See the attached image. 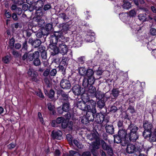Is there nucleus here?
I'll return each instance as SVG.
<instances>
[{
	"label": "nucleus",
	"mask_w": 156,
	"mask_h": 156,
	"mask_svg": "<svg viewBox=\"0 0 156 156\" xmlns=\"http://www.w3.org/2000/svg\"><path fill=\"white\" fill-rule=\"evenodd\" d=\"M138 128L136 125L131 122L129 125L127 130V139H128V144L130 141L135 142L138 138V135L137 131L138 129Z\"/></svg>",
	"instance_id": "1"
},
{
	"label": "nucleus",
	"mask_w": 156,
	"mask_h": 156,
	"mask_svg": "<svg viewBox=\"0 0 156 156\" xmlns=\"http://www.w3.org/2000/svg\"><path fill=\"white\" fill-rule=\"evenodd\" d=\"M143 126L144 129L143 135L144 138L150 136L153 129V126L151 123L147 121H145L143 123Z\"/></svg>",
	"instance_id": "2"
},
{
	"label": "nucleus",
	"mask_w": 156,
	"mask_h": 156,
	"mask_svg": "<svg viewBox=\"0 0 156 156\" xmlns=\"http://www.w3.org/2000/svg\"><path fill=\"white\" fill-rule=\"evenodd\" d=\"M81 98L82 101L88 104H91L92 107H93V112H95V107L96 106V102L95 101L92 99L90 100L89 96L86 93H84L82 94L81 95Z\"/></svg>",
	"instance_id": "3"
},
{
	"label": "nucleus",
	"mask_w": 156,
	"mask_h": 156,
	"mask_svg": "<svg viewBox=\"0 0 156 156\" xmlns=\"http://www.w3.org/2000/svg\"><path fill=\"white\" fill-rule=\"evenodd\" d=\"M128 131L127 129L126 130L123 128L119 129L118 131V134L122 139V144L123 146H125L128 144V139L127 137Z\"/></svg>",
	"instance_id": "4"
},
{
	"label": "nucleus",
	"mask_w": 156,
	"mask_h": 156,
	"mask_svg": "<svg viewBox=\"0 0 156 156\" xmlns=\"http://www.w3.org/2000/svg\"><path fill=\"white\" fill-rule=\"evenodd\" d=\"M107 133L112 135L114 133V128L112 123L107 119H105L104 121V125Z\"/></svg>",
	"instance_id": "5"
},
{
	"label": "nucleus",
	"mask_w": 156,
	"mask_h": 156,
	"mask_svg": "<svg viewBox=\"0 0 156 156\" xmlns=\"http://www.w3.org/2000/svg\"><path fill=\"white\" fill-rule=\"evenodd\" d=\"M39 57V52L38 51H34L33 54L28 52L24 54L23 57V59L24 60L27 59L29 61H32L35 58Z\"/></svg>",
	"instance_id": "6"
},
{
	"label": "nucleus",
	"mask_w": 156,
	"mask_h": 156,
	"mask_svg": "<svg viewBox=\"0 0 156 156\" xmlns=\"http://www.w3.org/2000/svg\"><path fill=\"white\" fill-rule=\"evenodd\" d=\"M77 107L80 109L84 111H90L91 106L90 105L82 101H78L77 104Z\"/></svg>",
	"instance_id": "7"
},
{
	"label": "nucleus",
	"mask_w": 156,
	"mask_h": 156,
	"mask_svg": "<svg viewBox=\"0 0 156 156\" xmlns=\"http://www.w3.org/2000/svg\"><path fill=\"white\" fill-rule=\"evenodd\" d=\"M95 112H93V107L91 108V109L90 111H87V112L85 120H87V121L89 122L90 121H93L94 119V114L96 112V107H95Z\"/></svg>",
	"instance_id": "8"
},
{
	"label": "nucleus",
	"mask_w": 156,
	"mask_h": 156,
	"mask_svg": "<svg viewBox=\"0 0 156 156\" xmlns=\"http://www.w3.org/2000/svg\"><path fill=\"white\" fill-rule=\"evenodd\" d=\"M61 32H55V33L51 35L50 37V42L51 44H54L55 46L58 42V38L60 37Z\"/></svg>",
	"instance_id": "9"
},
{
	"label": "nucleus",
	"mask_w": 156,
	"mask_h": 156,
	"mask_svg": "<svg viewBox=\"0 0 156 156\" xmlns=\"http://www.w3.org/2000/svg\"><path fill=\"white\" fill-rule=\"evenodd\" d=\"M58 43L59 44L58 49L59 52L62 55H64L66 54L68 51L67 46L61 41H58Z\"/></svg>",
	"instance_id": "10"
},
{
	"label": "nucleus",
	"mask_w": 156,
	"mask_h": 156,
	"mask_svg": "<svg viewBox=\"0 0 156 156\" xmlns=\"http://www.w3.org/2000/svg\"><path fill=\"white\" fill-rule=\"evenodd\" d=\"M61 87L64 89H69L71 87V84L69 81L66 79H63L60 82Z\"/></svg>",
	"instance_id": "11"
},
{
	"label": "nucleus",
	"mask_w": 156,
	"mask_h": 156,
	"mask_svg": "<svg viewBox=\"0 0 156 156\" xmlns=\"http://www.w3.org/2000/svg\"><path fill=\"white\" fill-rule=\"evenodd\" d=\"M73 93L75 95H79L83 92V88L78 84L74 85L72 88Z\"/></svg>",
	"instance_id": "12"
},
{
	"label": "nucleus",
	"mask_w": 156,
	"mask_h": 156,
	"mask_svg": "<svg viewBox=\"0 0 156 156\" xmlns=\"http://www.w3.org/2000/svg\"><path fill=\"white\" fill-rule=\"evenodd\" d=\"M95 121L98 124H102V126L104 124L105 119L104 115L101 113H98L96 114V117L95 118Z\"/></svg>",
	"instance_id": "13"
},
{
	"label": "nucleus",
	"mask_w": 156,
	"mask_h": 156,
	"mask_svg": "<svg viewBox=\"0 0 156 156\" xmlns=\"http://www.w3.org/2000/svg\"><path fill=\"white\" fill-rule=\"evenodd\" d=\"M86 90L87 91L88 94L92 97H94L96 91L95 87L92 85L89 86L86 89Z\"/></svg>",
	"instance_id": "14"
},
{
	"label": "nucleus",
	"mask_w": 156,
	"mask_h": 156,
	"mask_svg": "<svg viewBox=\"0 0 156 156\" xmlns=\"http://www.w3.org/2000/svg\"><path fill=\"white\" fill-rule=\"evenodd\" d=\"M136 148L135 146L133 144H128L126 148V152L129 154L133 153L136 150Z\"/></svg>",
	"instance_id": "15"
},
{
	"label": "nucleus",
	"mask_w": 156,
	"mask_h": 156,
	"mask_svg": "<svg viewBox=\"0 0 156 156\" xmlns=\"http://www.w3.org/2000/svg\"><path fill=\"white\" fill-rule=\"evenodd\" d=\"M62 133L60 130H58L54 132L53 131L52 133V135L53 138L58 140H61L62 138Z\"/></svg>",
	"instance_id": "16"
},
{
	"label": "nucleus",
	"mask_w": 156,
	"mask_h": 156,
	"mask_svg": "<svg viewBox=\"0 0 156 156\" xmlns=\"http://www.w3.org/2000/svg\"><path fill=\"white\" fill-rule=\"evenodd\" d=\"M40 52L41 53L42 59L46 60L47 58V54L45 51V48L44 46L40 45Z\"/></svg>",
	"instance_id": "17"
},
{
	"label": "nucleus",
	"mask_w": 156,
	"mask_h": 156,
	"mask_svg": "<svg viewBox=\"0 0 156 156\" xmlns=\"http://www.w3.org/2000/svg\"><path fill=\"white\" fill-rule=\"evenodd\" d=\"M28 75L31 77L32 80L34 81H36V78L37 74L36 72L32 69H29L28 71Z\"/></svg>",
	"instance_id": "18"
},
{
	"label": "nucleus",
	"mask_w": 156,
	"mask_h": 156,
	"mask_svg": "<svg viewBox=\"0 0 156 156\" xmlns=\"http://www.w3.org/2000/svg\"><path fill=\"white\" fill-rule=\"evenodd\" d=\"M100 143L99 140L96 141H93L92 142V147L93 149L91 150L92 153L94 152L96 149H98L99 147Z\"/></svg>",
	"instance_id": "19"
},
{
	"label": "nucleus",
	"mask_w": 156,
	"mask_h": 156,
	"mask_svg": "<svg viewBox=\"0 0 156 156\" xmlns=\"http://www.w3.org/2000/svg\"><path fill=\"white\" fill-rule=\"evenodd\" d=\"M58 93L61 95V99L62 101H67L68 100L69 97V95L65 92L62 90H60L58 91Z\"/></svg>",
	"instance_id": "20"
},
{
	"label": "nucleus",
	"mask_w": 156,
	"mask_h": 156,
	"mask_svg": "<svg viewBox=\"0 0 156 156\" xmlns=\"http://www.w3.org/2000/svg\"><path fill=\"white\" fill-rule=\"evenodd\" d=\"M105 96L104 93L98 90H96L93 97H96L98 99H102Z\"/></svg>",
	"instance_id": "21"
},
{
	"label": "nucleus",
	"mask_w": 156,
	"mask_h": 156,
	"mask_svg": "<svg viewBox=\"0 0 156 156\" xmlns=\"http://www.w3.org/2000/svg\"><path fill=\"white\" fill-rule=\"evenodd\" d=\"M52 28V25L50 23L47 24L45 26V29L44 28L41 29V33L42 35H45V33H44V31L46 30L47 31H48L51 30Z\"/></svg>",
	"instance_id": "22"
},
{
	"label": "nucleus",
	"mask_w": 156,
	"mask_h": 156,
	"mask_svg": "<svg viewBox=\"0 0 156 156\" xmlns=\"http://www.w3.org/2000/svg\"><path fill=\"white\" fill-rule=\"evenodd\" d=\"M28 43L31 44L34 48L38 47L39 46L38 39L34 41L32 38H30L29 40Z\"/></svg>",
	"instance_id": "23"
},
{
	"label": "nucleus",
	"mask_w": 156,
	"mask_h": 156,
	"mask_svg": "<svg viewBox=\"0 0 156 156\" xmlns=\"http://www.w3.org/2000/svg\"><path fill=\"white\" fill-rule=\"evenodd\" d=\"M114 141L115 143L117 144L121 143V145L123 146L122 144V139L118 135H115L114 136Z\"/></svg>",
	"instance_id": "24"
},
{
	"label": "nucleus",
	"mask_w": 156,
	"mask_h": 156,
	"mask_svg": "<svg viewBox=\"0 0 156 156\" xmlns=\"http://www.w3.org/2000/svg\"><path fill=\"white\" fill-rule=\"evenodd\" d=\"M126 0H123V4L122 6V8L124 9H128L131 7V4L130 2L126 1Z\"/></svg>",
	"instance_id": "25"
},
{
	"label": "nucleus",
	"mask_w": 156,
	"mask_h": 156,
	"mask_svg": "<svg viewBox=\"0 0 156 156\" xmlns=\"http://www.w3.org/2000/svg\"><path fill=\"white\" fill-rule=\"evenodd\" d=\"M69 25L68 23H63L62 30V32L66 34L67 33V31L69 30Z\"/></svg>",
	"instance_id": "26"
},
{
	"label": "nucleus",
	"mask_w": 156,
	"mask_h": 156,
	"mask_svg": "<svg viewBox=\"0 0 156 156\" xmlns=\"http://www.w3.org/2000/svg\"><path fill=\"white\" fill-rule=\"evenodd\" d=\"M89 140L91 141H95L99 140L98 136L95 133H91L90 134L89 137L88 136Z\"/></svg>",
	"instance_id": "27"
},
{
	"label": "nucleus",
	"mask_w": 156,
	"mask_h": 156,
	"mask_svg": "<svg viewBox=\"0 0 156 156\" xmlns=\"http://www.w3.org/2000/svg\"><path fill=\"white\" fill-rule=\"evenodd\" d=\"M146 14L145 13L140 14L138 15V17L139 20L142 22L148 20L147 18H146Z\"/></svg>",
	"instance_id": "28"
},
{
	"label": "nucleus",
	"mask_w": 156,
	"mask_h": 156,
	"mask_svg": "<svg viewBox=\"0 0 156 156\" xmlns=\"http://www.w3.org/2000/svg\"><path fill=\"white\" fill-rule=\"evenodd\" d=\"M69 108L70 105L69 102H67L63 104L62 106V109L64 112H68L69 110Z\"/></svg>",
	"instance_id": "29"
},
{
	"label": "nucleus",
	"mask_w": 156,
	"mask_h": 156,
	"mask_svg": "<svg viewBox=\"0 0 156 156\" xmlns=\"http://www.w3.org/2000/svg\"><path fill=\"white\" fill-rule=\"evenodd\" d=\"M97 107L101 109L103 108L105 105V102L104 100H100L97 102Z\"/></svg>",
	"instance_id": "30"
},
{
	"label": "nucleus",
	"mask_w": 156,
	"mask_h": 156,
	"mask_svg": "<svg viewBox=\"0 0 156 156\" xmlns=\"http://www.w3.org/2000/svg\"><path fill=\"white\" fill-rule=\"evenodd\" d=\"M101 143L102 148L105 150L106 151L111 147L110 145L108 144L103 140H101Z\"/></svg>",
	"instance_id": "31"
},
{
	"label": "nucleus",
	"mask_w": 156,
	"mask_h": 156,
	"mask_svg": "<svg viewBox=\"0 0 156 156\" xmlns=\"http://www.w3.org/2000/svg\"><path fill=\"white\" fill-rule=\"evenodd\" d=\"M95 40V37L94 35H88L87 36L85 41L87 42H93Z\"/></svg>",
	"instance_id": "32"
},
{
	"label": "nucleus",
	"mask_w": 156,
	"mask_h": 156,
	"mask_svg": "<svg viewBox=\"0 0 156 156\" xmlns=\"http://www.w3.org/2000/svg\"><path fill=\"white\" fill-rule=\"evenodd\" d=\"M87 69L84 67H81L79 69V73L82 75L85 76L86 75Z\"/></svg>",
	"instance_id": "33"
},
{
	"label": "nucleus",
	"mask_w": 156,
	"mask_h": 156,
	"mask_svg": "<svg viewBox=\"0 0 156 156\" xmlns=\"http://www.w3.org/2000/svg\"><path fill=\"white\" fill-rule=\"evenodd\" d=\"M82 85L86 89L89 87V83L87 78L85 77L84 78L83 80Z\"/></svg>",
	"instance_id": "34"
},
{
	"label": "nucleus",
	"mask_w": 156,
	"mask_h": 156,
	"mask_svg": "<svg viewBox=\"0 0 156 156\" xmlns=\"http://www.w3.org/2000/svg\"><path fill=\"white\" fill-rule=\"evenodd\" d=\"M52 48H50L53 50L52 55H55L58 54L59 52L58 48L57 47L55 46V45H53V46H52Z\"/></svg>",
	"instance_id": "35"
},
{
	"label": "nucleus",
	"mask_w": 156,
	"mask_h": 156,
	"mask_svg": "<svg viewBox=\"0 0 156 156\" xmlns=\"http://www.w3.org/2000/svg\"><path fill=\"white\" fill-rule=\"evenodd\" d=\"M47 105L48 109L52 111V114L54 115L55 113V111L54 110V106L50 103H48Z\"/></svg>",
	"instance_id": "36"
},
{
	"label": "nucleus",
	"mask_w": 156,
	"mask_h": 156,
	"mask_svg": "<svg viewBox=\"0 0 156 156\" xmlns=\"http://www.w3.org/2000/svg\"><path fill=\"white\" fill-rule=\"evenodd\" d=\"M148 138H149V140L151 142H154L156 141V136L154 134L153 135H151V133L150 136H148L145 138L147 139Z\"/></svg>",
	"instance_id": "37"
},
{
	"label": "nucleus",
	"mask_w": 156,
	"mask_h": 156,
	"mask_svg": "<svg viewBox=\"0 0 156 156\" xmlns=\"http://www.w3.org/2000/svg\"><path fill=\"white\" fill-rule=\"evenodd\" d=\"M119 93V90L118 89H113L112 90V94L115 98L118 97Z\"/></svg>",
	"instance_id": "38"
},
{
	"label": "nucleus",
	"mask_w": 156,
	"mask_h": 156,
	"mask_svg": "<svg viewBox=\"0 0 156 156\" xmlns=\"http://www.w3.org/2000/svg\"><path fill=\"white\" fill-rule=\"evenodd\" d=\"M86 73V75L85 76L88 77L93 76L94 73L93 71L91 69H87Z\"/></svg>",
	"instance_id": "39"
},
{
	"label": "nucleus",
	"mask_w": 156,
	"mask_h": 156,
	"mask_svg": "<svg viewBox=\"0 0 156 156\" xmlns=\"http://www.w3.org/2000/svg\"><path fill=\"white\" fill-rule=\"evenodd\" d=\"M134 105H130L128 108V110L132 114H133L135 112V110L134 108Z\"/></svg>",
	"instance_id": "40"
},
{
	"label": "nucleus",
	"mask_w": 156,
	"mask_h": 156,
	"mask_svg": "<svg viewBox=\"0 0 156 156\" xmlns=\"http://www.w3.org/2000/svg\"><path fill=\"white\" fill-rule=\"evenodd\" d=\"M69 153L71 156H81L78 152L74 151H69Z\"/></svg>",
	"instance_id": "41"
},
{
	"label": "nucleus",
	"mask_w": 156,
	"mask_h": 156,
	"mask_svg": "<svg viewBox=\"0 0 156 156\" xmlns=\"http://www.w3.org/2000/svg\"><path fill=\"white\" fill-rule=\"evenodd\" d=\"M67 57L63 56L61 63L64 66H66L67 64Z\"/></svg>",
	"instance_id": "42"
},
{
	"label": "nucleus",
	"mask_w": 156,
	"mask_h": 156,
	"mask_svg": "<svg viewBox=\"0 0 156 156\" xmlns=\"http://www.w3.org/2000/svg\"><path fill=\"white\" fill-rule=\"evenodd\" d=\"M55 92L54 90L51 89L49 91L48 94V97L50 99H53L54 98Z\"/></svg>",
	"instance_id": "43"
},
{
	"label": "nucleus",
	"mask_w": 156,
	"mask_h": 156,
	"mask_svg": "<svg viewBox=\"0 0 156 156\" xmlns=\"http://www.w3.org/2000/svg\"><path fill=\"white\" fill-rule=\"evenodd\" d=\"M88 80L89 83V86L92 85L95 82V79L93 76L89 77Z\"/></svg>",
	"instance_id": "44"
},
{
	"label": "nucleus",
	"mask_w": 156,
	"mask_h": 156,
	"mask_svg": "<svg viewBox=\"0 0 156 156\" xmlns=\"http://www.w3.org/2000/svg\"><path fill=\"white\" fill-rule=\"evenodd\" d=\"M73 143L75 145L79 148L81 149L83 148V146L82 144H80L79 142L76 140H73Z\"/></svg>",
	"instance_id": "45"
},
{
	"label": "nucleus",
	"mask_w": 156,
	"mask_h": 156,
	"mask_svg": "<svg viewBox=\"0 0 156 156\" xmlns=\"http://www.w3.org/2000/svg\"><path fill=\"white\" fill-rule=\"evenodd\" d=\"M66 138L67 140L69 141L70 144H72L73 137L70 134H67L66 135Z\"/></svg>",
	"instance_id": "46"
},
{
	"label": "nucleus",
	"mask_w": 156,
	"mask_h": 156,
	"mask_svg": "<svg viewBox=\"0 0 156 156\" xmlns=\"http://www.w3.org/2000/svg\"><path fill=\"white\" fill-rule=\"evenodd\" d=\"M10 58L9 56H6L2 58V61L4 62L5 63H8L10 60Z\"/></svg>",
	"instance_id": "47"
},
{
	"label": "nucleus",
	"mask_w": 156,
	"mask_h": 156,
	"mask_svg": "<svg viewBox=\"0 0 156 156\" xmlns=\"http://www.w3.org/2000/svg\"><path fill=\"white\" fill-rule=\"evenodd\" d=\"M65 119L62 117H58L56 120V122L58 124L62 123L65 120Z\"/></svg>",
	"instance_id": "48"
},
{
	"label": "nucleus",
	"mask_w": 156,
	"mask_h": 156,
	"mask_svg": "<svg viewBox=\"0 0 156 156\" xmlns=\"http://www.w3.org/2000/svg\"><path fill=\"white\" fill-rule=\"evenodd\" d=\"M78 62L80 64H83L85 61L84 56H81L77 58Z\"/></svg>",
	"instance_id": "49"
},
{
	"label": "nucleus",
	"mask_w": 156,
	"mask_h": 156,
	"mask_svg": "<svg viewBox=\"0 0 156 156\" xmlns=\"http://www.w3.org/2000/svg\"><path fill=\"white\" fill-rule=\"evenodd\" d=\"M12 55L15 57H20L21 55L17 51L13 50L12 51Z\"/></svg>",
	"instance_id": "50"
},
{
	"label": "nucleus",
	"mask_w": 156,
	"mask_h": 156,
	"mask_svg": "<svg viewBox=\"0 0 156 156\" xmlns=\"http://www.w3.org/2000/svg\"><path fill=\"white\" fill-rule=\"evenodd\" d=\"M39 57L37 58H34V61L33 62L35 66H38L39 65Z\"/></svg>",
	"instance_id": "51"
},
{
	"label": "nucleus",
	"mask_w": 156,
	"mask_h": 156,
	"mask_svg": "<svg viewBox=\"0 0 156 156\" xmlns=\"http://www.w3.org/2000/svg\"><path fill=\"white\" fill-rule=\"evenodd\" d=\"M15 40L13 37L9 41V45L11 48H13L15 43Z\"/></svg>",
	"instance_id": "52"
},
{
	"label": "nucleus",
	"mask_w": 156,
	"mask_h": 156,
	"mask_svg": "<svg viewBox=\"0 0 156 156\" xmlns=\"http://www.w3.org/2000/svg\"><path fill=\"white\" fill-rule=\"evenodd\" d=\"M57 73V70L55 69H53L50 72V74L51 76H55Z\"/></svg>",
	"instance_id": "53"
},
{
	"label": "nucleus",
	"mask_w": 156,
	"mask_h": 156,
	"mask_svg": "<svg viewBox=\"0 0 156 156\" xmlns=\"http://www.w3.org/2000/svg\"><path fill=\"white\" fill-rule=\"evenodd\" d=\"M106 151H107L108 154L110 156H112L113 154V151L111 147H110Z\"/></svg>",
	"instance_id": "54"
},
{
	"label": "nucleus",
	"mask_w": 156,
	"mask_h": 156,
	"mask_svg": "<svg viewBox=\"0 0 156 156\" xmlns=\"http://www.w3.org/2000/svg\"><path fill=\"white\" fill-rule=\"evenodd\" d=\"M150 32L151 35L153 36L156 35V29L154 28H151L150 31Z\"/></svg>",
	"instance_id": "55"
},
{
	"label": "nucleus",
	"mask_w": 156,
	"mask_h": 156,
	"mask_svg": "<svg viewBox=\"0 0 156 156\" xmlns=\"http://www.w3.org/2000/svg\"><path fill=\"white\" fill-rule=\"evenodd\" d=\"M136 12L134 9L130 10L129 12V16L131 17L135 16L136 15Z\"/></svg>",
	"instance_id": "56"
},
{
	"label": "nucleus",
	"mask_w": 156,
	"mask_h": 156,
	"mask_svg": "<svg viewBox=\"0 0 156 156\" xmlns=\"http://www.w3.org/2000/svg\"><path fill=\"white\" fill-rule=\"evenodd\" d=\"M50 69H46L43 73V75L44 76H47L50 74Z\"/></svg>",
	"instance_id": "57"
},
{
	"label": "nucleus",
	"mask_w": 156,
	"mask_h": 156,
	"mask_svg": "<svg viewBox=\"0 0 156 156\" xmlns=\"http://www.w3.org/2000/svg\"><path fill=\"white\" fill-rule=\"evenodd\" d=\"M117 126L119 128H122L123 127V121L122 120H119L117 123Z\"/></svg>",
	"instance_id": "58"
},
{
	"label": "nucleus",
	"mask_w": 156,
	"mask_h": 156,
	"mask_svg": "<svg viewBox=\"0 0 156 156\" xmlns=\"http://www.w3.org/2000/svg\"><path fill=\"white\" fill-rule=\"evenodd\" d=\"M67 124L66 120L65 119L62 123V128L65 129L67 127Z\"/></svg>",
	"instance_id": "59"
},
{
	"label": "nucleus",
	"mask_w": 156,
	"mask_h": 156,
	"mask_svg": "<svg viewBox=\"0 0 156 156\" xmlns=\"http://www.w3.org/2000/svg\"><path fill=\"white\" fill-rule=\"evenodd\" d=\"M118 110L117 108L115 106H112L111 107L110 111L113 112H115Z\"/></svg>",
	"instance_id": "60"
},
{
	"label": "nucleus",
	"mask_w": 156,
	"mask_h": 156,
	"mask_svg": "<svg viewBox=\"0 0 156 156\" xmlns=\"http://www.w3.org/2000/svg\"><path fill=\"white\" fill-rule=\"evenodd\" d=\"M119 16L120 19L122 20L126 19V14L124 13L119 14Z\"/></svg>",
	"instance_id": "61"
},
{
	"label": "nucleus",
	"mask_w": 156,
	"mask_h": 156,
	"mask_svg": "<svg viewBox=\"0 0 156 156\" xmlns=\"http://www.w3.org/2000/svg\"><path fill=\"white\" fill-rule=\"evenodd\" d=\"M61 58L60 57L58 56V55L56 56V57L54 59V62L55 63H59L60 61Z\"/></svg>",
	"instance_id": "62"
},
{
	"label": "nucleus",
	"mask_w": 156,
	"mask_h": 156,
	"mask_svg": "<svg viewBox=\"0 0 156 156\" xmlns=\"http://www.w3.org/2000/svg\"><path fill=\"white\" fill-rule=\"evenodd\" d=\"M59 16L61 18H62L64 20H66V16L65 13H61L59 14Z\"/></svg>",
	"instance_id": "63"
},
{
	"label": "nucleus",
	"mask_w": 156,
	"mask_h": 156,
	"mask_svg": "<svg viewBox=\"0 0 156 156\" xmlns=\"http://www.w3.org/2000/svg\"><path fill=\"white\" fill-rule=\"evenodd\" d=\"M16 12L18 15H20L22 13V10L20 8H18L16 9Z\"/></svg>",
	"instance_id": "64"
}]
</instances>
